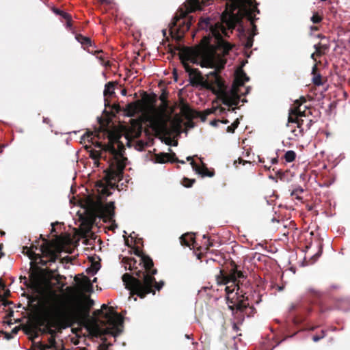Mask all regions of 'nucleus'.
Returning <instances> with one entry per match:
<instances>
[{"label":"nucleus","mask_w":350,"mask_h":350,"mask_svg":"<svg viewBox=\"0 0 350 350\" xmlns=\"http://www.w3.org/2000/svg\"><path fill=\"white\" fill-rule=\"evenodd\" d=\"M140 263H143L146 271L139 270L133 275L126 273L122 276V279L126 288L129 290L131 293L144 298L151 293L154 295V289L160 291L164 285V282H156L154 275L157 273V270L152 268L153 261L148 256H142Z\"/></svg>","instance_id":"obj_1"},{"label":"nucleus","mask_w":350,"mask_h":350,"mask_svg":"<svg viewBox=\"0 0 350 350\" xmlns=\"http://www.w3.org/2000/svg\"><path fill=\"white\" fill-rule=\"evenodd\" d=\"M188 60L202 68H213L214 70L205 76L198 68H191L188 63L183 62L185 71L189 75V84L193 87L201 86L210 88L213 85L221 86V82L217 74L216 61L214 56L206 52H200L196 56H189Z\"/></svg>","instance_id":"obj_2"},{"label":"nucleus","mask_w":350,"mask_h":350,"mask_svg":"<svg viewBox=\"0 0 350 350\" xmlns=\"http://www.w3.org/2000/svg\"><path fill=\"white\" fill-rule=\"evenodd\" d=\"M84 306L79 299H75L70 307H55L50 310V315L65 327H70L80 319L84 312Z\"/></svg>","instance_id":"obj_3"},{"label":"nucleus","mask_w":350,"mask_h":350,"mask_svg":"<svg viewBox=\"0 0 350 350\" xmlns=\"http://www.w3.org/2000/svg\"><path fill=\"white\" fill-rule=\"evenodd\" d=\"M103 317L105 321L103 324L105 327L100 329V333L103 335H111L114 338L118 336L122 332L123 317L113 311L103 314Z\"/></svg>","instance_id":"obj_4"},{"label":"nucleus","mask_w":350,"mask_h":350,"mask_svg":"<svg viewBox=\"0 0 350 350\" xmlns=\"http://www.w3.org/2000/svg\"><path fill=\"white\" fill-rule=\"evenodd\" d=\"M198 27L200 29L208 31L211 36L217 40H220L222 37L219 31L220 30L224 36H227L226 31L222 27H219L217 24H213L210 17L201 18L198 23Z\"/></svg>","instance_id":"obj_5"},{"label":"nucleus","mask_w":350,"mask_h":350,"mask_svg":"<svg viewBox=\"0 0 350 350\" xmlns=\"http://www.w3.org/2000/svg\"><path fill=\"white\" fill-rule=\"evenodd\" d=\"M94 212L100 218H107L112 219L115 215V204L111 201L106 204H102L100 202H96L94 205Z\"/></svg>","instance_id":"obj_6"},{"label":"nucleus","mask_w":350,"mask_h":350,"mask_svg":"<svg viewBox=\"0 0 350 350\" xmlns=\"http://www.w3.org/2000/svg\"><path fill=\"white\" fill-rule=\"evenodd\" d=\"M150 124L154 131L159 133H169L170 129L167 126V120L165 119L163 113H157L151 119Z\"/></svg>","instance_id":"obj_7"},{"label":"nucleus","mask_w":350,"mask_h":350,"mask_svg":"<svg viewBox=\"0 0 350 350\" xmlns=\"http://www.w3.org/2000/svg\"><path fill=\"white\" fill-rule=\"evenodd\" d=\"M186 160L187 161H190V165L192 167L193 171H195L198 174L200 175L202 177H212L214 176L213 172H208V169L206 167V165L202 163V168L200 167L193 160V157L191 156H188L186 157Z\"/></svg>","instance_id":"obj_8"},{"label":"nucleus","mask_w":350,"mask_h":350,"mask_svg":"<svg viewBox=\"0 0 350 350\" xmlns=\"http://www.w3.org/2000/svg\"><path fill=\"white\" fill-rule=\"evenodd\" d=\"M27 250V255L31 260L30 265L32 266L33 263H38L41 266H46L48 264L47 260H44L42 258V256L39 254H36L27 247H25L23 250Z\"/></svg>","instance_id":"obj_9"},{"label":"nucleus","mask_w":350,"mask_h":350,"mask_svg":"<svg viewBox=\"0 0 350 350\" xmlns=\"http://www.w3.org/2000/svg\"><path fill=\"white\" fill-rule=\"evenodd\" d=\"M92 135H93L92 133H90L89 132H86L85 133H84L81 136V142H82L83 140H85V139H87L88 141V142H91L96 148H103V150H105L106 151L107 150L111 151L113 154H115L116 152V150L113 147H112V148L105 147L104 148L100 142H92V139H93Z\"/></svg>","instance_id":"obj_10"},{"label":"nucleus","mask_w":350,"mask_h":350,"mask_svg":"<svg viewBox=\"0 0 350 350\" xmlns=\"http://www.w3.org/2000/svg\"><path fill=\"white\" fill-rule=\"evenodd\" d=\"M228 278L226 283L232 282L236 284L238 279H243L245 278V275L241 271L237 269V266H234L231 269L230 274L228 275Z\"/></svg>","instance_id":"obj_11"},{"label":"nucleus","mask_w":350,"mask_h":350,"mask_svg":"<svg viewBox=\"0 0 350 350\" xmlns=\"http://www.w3.org/2000/svg\"><path fill=\"white\" fill-rule=\"evenodd\" d=\"M33 247H35L36 250L38 249L42 252L43 256L49 257V260L47 261L50 265L56 261L57 256L53 254L51 250L46 249L44 245H41L39 248L37 246H33Z\"/></svg>","instance_id":"obj_12"},{"label":"nucleus","mask_w":350,"mask_h":350,"mask_svg":"<svg viewBox=\"0 0 350 350\" xmlns=\"http://www.w3.org/2000/svg\"><path fill=\"white\" fill-rule=\"evenodd\" d=\"M179 239L181 245L190 247L192 243L195 242V234L187 232L182 234Z\"/></svg>","instance_id":"obj_13"},{"label":"nucleus","mask_w":350,"mask_h":350,"mask_svg":"<svg viewBox=\"0 0 350 350\" xmlns=\"http://www.w3.org/2000/svg\"><path fill=\"white\" fill-rule=\"evenodd\" d=\"M240 101H241V99H240L239 96L238 95L237 93H235L232 96H230L229 98H225L223 100V104L224 105H226L228 107H232V106H236V105H239Z\"/></svg>","instance_id":"obj_14"},{"label":"nucleus","mask_w":350,"mask_h":350,"mask_svg":"<svg viewBox=\"0 0 350 350\" xmlns=\"http://www.w3.org/2000/svg\"><path fill=\"white\" fill-rule=\"evenodd\" d=\"M236 80L237 83L240 84V85H243L245 82L249 81L250 77L243 70H240L237 73Z\"/></svg>","instance_id":"obj_15"},{"label":"nucleus","mask_w":350,"mask_h":350,"mask_svg":"<svg viewBox=\"0 0 350 350\" xmlns=\"http://www.w3.org/2000/svg\"><path fill=\"white\" fill-rule=\"evenodd\" d=\"M114 89H115V85H114L113 82L109 81V82L107 83L105 85V89H104V92H103L104 96H107V95L109 96H113L115 94Z\"/></svg>","instance_id":"obj_16"},{"label":"nucleus","mask_w":350,"mask_h":350,"mask_svg":"<svg viewBox=\"0 0 350 350\" xmlns=\"http://www.w3.org/2000/svg\"><path fill=\"white\" fill-rule=\"evenodd\" d=\"M75 39L77 42L81 43L83 46H91L92 41L89 37L83 36L82 35L78 34L75 36Z\"/></svg>","instance_id":"obj_17"},{"label":"nucleus","mask_w":350,"mask_h":350,"mask_svg":"<svg viewBox=\"0 0 350 350\" xmlns=\"http://www.w3.org/2000/svg\"><path fill=\"white\" fill-rule=\"evenodd\" d=\"M169 157V154L167 153L161 152L159 154L155 155L153 159V161L155 163H165L167 162V158Z\"/></svg>","instance_id":"obj_18"},{"label":"nucleus","mask_w":350,"mask_h":350,"mask_svg":"<svg viewBox=\"0 0 350 350\" xmlns=\"http://www.w3.org/2000/svg\"><path fill=\"white\" fill-rule=\"evenodd\" d=\"M247 298L246 299L239 300L237 303L235 304V308L237 310L243 311L249 306V303L247 302Z\"/></svg>","instance_id":"obj_19"},{"label":"nucleus","mask_w":350,"mask_h":350,"mask_svg":"<svg viewBox=\"0 0 350 350\" xmlns=\"http://www.w3.org/2000/svg\"><path fill=\"white\" fill-rule=\"evenodd\" d=\"M88 152H89V157L93 161H97L98 159H100L103 158L102 152L100 151L91 149V150H88Z\"/></svg>","instance_id":"obj_20"},{"label":"nucleus","mask_w":350,"mask_h":350,"mask_svg":"<svg viewBox=\"0 0 350 350\" xmlns=\"http://www.w3.org/2000/svg\"><path fill=\"white\" fill-rule=\"evenodd\" d=\"M296 158V153L294 150H288L284 154V159L287 163L293 162Z\"/></svg>","instance_id":"obj_21"},{"label":"nucleus","mask_w":350,"mask_h":350,"mask_svg":"<svg viewBox=\"0 0 350 350\" xmlns=\"http://www.w3.org/2000/svg\"><path fill=\"white\" fill-rule=\"evenodd\" d=\"M52 11L54 14H57V15H59V16H61L62 18H70V14H68L67 12L60 10V9H58V8H56L55 7H53L52 8Z\"/></svg>","instance_id":"obj_22"},{"label":"nucleus","mask_w":350,"mask_h":350,"mask_svg":"<svg viewBox=\"0 0 350 350\" xmlns=\"http://www.w3.org/2000/svg\"><path fill=\"white\" fill-rule=\"evenodd\" d=\"M239 124V120L237 118L236 119L234 122L230 125L228 126L226 129V131L228 133H233L235 131V129L238 127Z\"/></svg>","instance_id":"obj_23"},{"label":"nucleus","mask_w":350,"mask_h":350,"mask_svg":"<svg viewBox=\"0 0 350 350\" xmlns=\"http://www.w3.org/2000/svg\"><path fill=\"white\" fill-rule=\"evenodd\" d=\"M312 83L317 86L322 85V79H321V74H319V73H318L317 75L314 74V77H312Z\"/></svg>","instance_id":"obj_24"},{"label":"nucleus","mask_w":350,"mask_h":350,"mask_svg":"<svg viewBox=\"0 0 350 350\" xmlns=\"http://www.w3.org/2000/svg\"><path fill=\"white\" fill-rule=\"evenodd\" d=\"M195 183V179H189L188 178H183V185L185 187H192L193 184Z\"/></svg>","instance_id":"obj_25"},{"label":"nucleus","mask_w":350,"mask_h":350,"mask_svg":"<svg viewBox=\"0 0 350 350\" xmlns=\"http://www.w3.org/2000/svg\"><path fill=\"white\" fill-rule=\"evenodd\" d=\"M137 262V260L134 258H130L129 260V262L127 263V265L125 266V269H129V270H131L133 269V267L135 265Z\"/></svg>","instance_id":"obj_26"},{"label":"nucleus","mask_w":350,"mask_h":350,"mask_svg":"<svg viewBox=\"0 0 350 350\" xmlns=\"http://www.w3.org/2000/svg\"><path fill=\"white\" fill-rule=\"evenodd\" d=\"M310 20L313 23L317 24L321 21L322 18L320 16L314 14L313 16L310 18Z\"/></svg>","instance_id":"obj_27"},{"label":"nucleus","mask_w":350,"mask_h":350,"mask_svg":"<svg viewBox=\"0 0 350 350\" xmlns=\"http://www.w3.org/2000/svg\"><path fill=\"white\" fill-rule=\"evenodd\" d=\"M321 332H322L321 336L315 335L312 337V340L314 342H317L325 336V331L322 330Z\"/></svg>","instance_id":"obj_28"},{"label":"nucleus","mask_w":350,"mask_h":350,"mask_svg":"<svg viewBox=\"0 0 350 350\" xmlns=\"http://www.w3.org/2000/svg\"><path fill=\"white\" fill-rule=\"evenodd\" d=\"M99 269H100V266L96 264L94 265V267L92 269H91L90 270H89L88 269L87 271L88 273H90L92 275H95L98 272Z\"/></svg>","instance_id":"obj_29"},{"label":"nucleus","mask_w":350,"mask_h":350,"mask_svg":"<svg viewBox=\"0 0 350 350\" xmlns=\"http://www.w3.org/2000/svg\"><path fill=\"white\" fill-rule=\"evenodd\" d=\"M145 146V143H144L143 142H139L136 144L135 148L138 151H142L144 149Z\"/></svg>","instance_id":"obj_30"},{"label":"nucleus","mask_w":350,"mask_h":350,"mask_svg":"<svg viewBox=\"0 0 350 350\" xmlns=\"http://www.w3.org/2000/svg\"><path fill=\"white\" fill-rule=\"evenodd\" d=\"M172 154H173V157H174V160H170V163H182V164L185 163V161L178 159L176 157V155L174 152H172Z\"/></svg>","instance_id":"obj_31"},{"label":"nucleus","mask_w":350,"mask_h":350,"mask_svg":"<svg viewBox=\"0 0 350 350\" xmlns=\"http://www.w3.org/2000/svg\"><path fill=\"white\" fill-rule=\"evenodd\" d=\"M322 250V246H321L319 250L311 257V258L314 260V262L321 255Z\"/></svg>","instance_id":"obj_32"},{"label":"nucleus","mask_w":350,"mask_h":350,"mask_svg":"<svg viewBox=\"0 0 350 350\" xmlns=\"http://www.w3.org/2000/svg\"><path fill=\"white\" fill-rule=\"evenodd\" d=\"M298 109H299V108H297V109L290 108L289 111H288V116H291L292 115L297 116Z\"/></svg>","instance_id":"obj_33"},{"label":"nucleus","mask_w":350,"mask_h":350,"mask_svg":"<svg viewBox=\"0 0 350 350\" xmlns=\"http://www.w3.org/2000/svg\"><path fill=\"white\" fill-rule=\"evenodd\" d=\"M298 118L296 116V118H292V116H288V122L286 124V126H288L289 123H297Z\"/></svg>","instance_id":"obj_34"},{"label":"nucleus","mask_w":350,"mask_h":350,"mask_svg":"<svg viewBox=\"0 0 350 350\" xmlns=\"http://www.w3.org/2000/svg\"><path fill=\"white\" fill-rule=\"evenodd\" d=\"M253 45V39L251 38H248L247 39V41L245 44V47L247 48V49H250L252 46Z\"/></svg>","instance_id":"obj_35"},{"label":"nucleus","mask_w":350,"mask_h":350,"mask_svg":"<svg viewBox=\"0 0 350 350\" xmlns=\"http://www.w3.org/2000/svg\"><path fill=\"white\" fill-rule=\"evenodd\" d=\"M228 308L229 309L233 310V308H234V306H235V303L232 301V300H229L228 299Z\"/></svg>","instance_id":"obj_36"},{"label":"nucleus","mask_w":350,"mask_h":350,"mask_svg":"<svg viewBox=\"0 0 350 350\" xmlns=\"http://www.w3.org/2000/svg\"><path fill=\"white\" fill-rule=\"evenodd\" d=\"M306 115V112L305 111H301L299 110V109H298L297 111V117L299 118V117H305Z\"/></svg>","instance_id":"obj_37"},{"label":"nucleus","mask_w":350,"mask_h":350,"mask_svg":"<svg viewBox=\"0 0 350 350\" xmlns=\"http://www.w3.org/2000/svg\"><path fill=\"white\" fill-rule=\"evenodd\" d=\"M11 304H12V301H8V300H6V299H3V302H2V305L3 306H10Z\"/></svg>","instance_id":"obj_38"},{"label":"nucleus","mask_w":350,"mask_h":350,"mask_svg":"<svg viewBox=\"0 0 350 350\" xmlns=\"http://www.w3.org/2000/svg\"><path fill=\"white\" fill-rule=\"evenodd\" d=\"M67 21H66V27L68 28H70L72 27V23H71V16H70V18H65Z\"/></svg>","instance_id":"obj_39"},{"label":"nucleus","mask_w":350,"mask_h":350,"mask_svg":"<svg viewBox=\"0 0 350 350\" xmlns=\"http://www.w3.org/2000/svg\"><path fill=\"white\" fill-rule=\"evenodd\" d=\"M297 191H299L300 193H302L304 191V189L302 188H299V189H295L293 190L292 192H291V196H295V193L297 192Z\"/></svg>","instance_id":"obj_40"},{"label":"nucleus","mask_w":350,"mask_h":350,"mask_svg":"<svg viewBox=\"0 0 350 350\" xmlns=\"http://www.w3.org/2000/svg\"><path fill=\"white\" fill-rule=\"evenodd\" d=\"M303 123H304V120H301V119H299V118H298V119H297V123H296V124H297V128H301V126H302V124H303Z\"/></svg>","instance_id":"obj_41"},{"label":"nucleus","mask_w":350,"mask_h":350,"mask_svg":"<svg viewBox=\"0 0 350 350\" xmlns=\"http://www.w3.org/2000/svg\"><path fill=\"white\" fill-rule=\"evenodd\" d=\"M169 150L171 152L170 154H169V157L167 158V162L169 161L170 160H174V157H173V154H172V151L170 148H169Z\"/></svg>","instance_id":"obj_42"},{"label":"nucleus","mask_w":350,"mask_h":350,"mask_svg":"<svg viewBox=\"0 0 350 350\" xmlns=\"http://www.w3.org/2000/svg\"><path fill=\"white\" fill-rule=\"evenodd\" d=\"M314 123L313 120H310L308 121V122L307 123V125H306V127H307V129L309 130L310 129L312 124Z\"/></svg>","instance_id":"obj_43"},{"label":"nucleus","mask_w":350,"mask_h":350,"mask_svg":"<svg viewBox=\"0 0 350 350\" xmlns=\"http://www.w3.org/2000/svg\"><path fill=\"white\" fill-rule=\"evenodd\" d=\"M5 288V283L1 278H0V288L4 289Z\"/></svg>","instance_id":"obj_44"},{"label":"nucleus","mask_w":350,"mask_h":350,"mask_svg":"<svg viewBox=\"0 0 350 350\" xmlns=\"http://www.w3.org/2000/svg\"><path fill=\"white\" fill-rule=\"evenodd\" d=\"M218 122H219L218 120H214L211 121L210 124L213 126H217Z\"/></svg>","instance_id":"obj_45"},{"label":"nucleus","mask_w":350,"mask_h":350,"mask_svg":"<svg viewBox=\"0 0 350 350\" xmlns=\"http://www.w3.org/2000/svg\"><path fill=\"white\" fill-rule=\"evenodd\" d=\"M277 175L280 176V179H282V177L284 176V173L282 172L281 170H278L277 172Z\"/></svg>","instance_id":"obj_46"},{"label":"nucleus","mask_w":350,"mask_h":350,"mask_svg":"<svg viewBox=\"0 0 350 350\" xmlns=\"http://www.w3.org/2000/svg\"><path fill=\"white\" fill-rule=\"evenodd\" d=\"M18 328L17 327H14L11 332L12 335L13 336V334H16L18 333Z\"/></svg>","instance_id":"obj_47"},{"label":"nucleus","mask_w":350,"mask_h":350,"mask_svg":"<svg viewBox=\"0 0 350 350\" xmlns=\"http://www.w3.org/2000/svg\"><path fill=\"white\" fill-rule=\"evenodd\" d=\"M251 88L250 86L246 88L245 92L243 94V96H246L250 92Z\"/></svg>","instance_id":"obj_48"},{"label":"nucleus","mask_w":350,"mask_h":350,"mask_svg":"<svg viewBox=\"0 0 350 350\" xmlns=\"http://www.w3.org/2000/svg\"><path fill=\"white\" fill-rule=\"evenodd\" d=\"M3 245L0 243V258L4 256V253L2 252Z\"/></svg>","instance_id":"obj_49"},{"label":"nucleus","mask_w":350,"mask_h":350,"mask_svg":"<svg viewBox=\"0 0 350 350\" xmlns=\"http://www.w3.org/2000/svg\"><path fill=\"white\" fill-rule=\"evenodd\" d=\"M278 162V160L276 157L271 159V164H273V165L276 164Z\"/></svg>","instance_id":"obj_50"},{"label":"nucleus","mask_w":350,"mask_h":350,"mask_svg":"<svg viewBox=\"0 0 350 350\" xmlns=\"http://www.w3.org/2000/svg\"><path fill=\"white\" fill-rule=\"evenodd\" d=\"M297 308L296 304H292L291 306L289 308L290 310H295Z\"/></svg>","instance_id":"obj_51"},{"label":"nucleus","mask_w":350,"mask_h":350,"mask_svg":"<svg viewBox=\"0 0 350 350\" xmlns=\"http://www.w3.org/2000/svg\"><path fill=\"white\" fill-rule=\"evenodd\" d=\"M42 122L44 124H49L50 120L48 118H43Z\"/></svg>","instance_id":"obj_52"},{"label":"nucleus","mask_w":350,"mask_h":350,"mask_svg":"<svg viewBox=\"0 0 350 350\" xmlns=\"http://www.w3.org/2000/svg\"><path fill=\"white\" fill-rule=\"evenodd\" d=\"M299 134L303 136L304 135V130L302 127L298 128Z\"/></svg>","instance_id":"obj_53"},{"label":"nucleus","mask_w":350,"mask_h":350,"mask_svg":"<svg viewBox=\"0 0 350 350\" xmlns=\"http://www.w3.org/2000/svg\"><path fill=\"white\" fill-rule=\"evenodd\" d=\"M295 103L298 106L300 107L302 105V103L298 99L295 100Z\"/></svg>","instance_id":"obj_54"},{"label":"nucleus","mask_w":350,"mask_h":350,"mask_svg":"<svg viewBox=\"0 0 350 350\" xmlns=\"http://www.w3.org/2000/svg\"><path fill=\"white\" fill-rule=\"evenodd\" d=\"M100 159H98L97 161H94V165L96 166V167H99L100 165V161H99Z\"/></svg>","instance_id":"obj_55"},{"label":"nucleus","mask_w":350,"mask_h":350,"mask_svg":"<svg viewBox=\"0 0 350 350\" xmlns=\"http://www.w3.org/2000/svg\"><path fill=\"white\" fill-rule=\"evenodd\" d=\"M49 342L53 345H55V339L53 338H50Z\"/></svg>","instance_id":"obj_56"},{"label":"nucleus","mask_w":350,"mask_h":350,"mask_svg":"<svg viewBox=\"0 0 350 350\" xmlns=\"http://www.w3.org/2000/svg\"><path fill=\"white\" fill-rule=\"evenodd\" d=\"M299 100L302 103V104L306 102V99L304 96H301Z\"/></svg>","instance_id":"obj_57"},{"label":"nucleus","mask_w":350,"mask_h":350,"mask_svg":"<svg viewBox=\"0 0 350 350\" xmlns=\"http://www.w3.org/2000/svg\"><path fill=\"white\" fill-rule=\"evenodd\" d=\"M122 173V169L118 170V171L116 172V176L118 177L120 175H121Z\"/></svg>","instance_id":"obj_58"},{"label":"nucleus","mask_w":350,"mask_h":350,"mask_svg":"<svg viewBox=\"0 0 350 350\" xmlns=\"http://www.w3.org/2000/svg\"><path fill=\"white\" fill-rule=\"evenodd\" d=\"M121 94L122 96H126V89H123L121 90Z\"/></svg>","instance_id":"obj_59"},{"label":"nucleus","mask_w":350,"mask_h":350,"mask_svg":"<svg viewBox=\"0 0 350 350\" xmlns=\"http://www.w3.org/2000/svg\"><path fill=\"white\" fill-rule=\"evenodd\" d=\"M40 348L43 347L42 350H44L45 349H49V347L48 345H43L42 344H40Z\"/></svg>","instance_id":"obj_60"},{"label":"nucleus","mask_w":350,"mask_h":350,"mask_svg":"<svg viewBox=\"0 0 350 350\" xmlns=\"http://www.w3.org/2000/svg\"><path fill=\"white\" fill-rule=\"evenodd\" d=\"M174 80H175L176 81H177V80H178V75H177V74L176 73V70H174Z\"/></svg>","instance_id":"obj_61"},{"label":"nucleus","mask_w":350,"mask_h":350,"mask_svg":"<svg viewBox=\"0 0 350 350\" xmlns=\"http://www.w3.org/2000/svg\"><path fill=\"white\" fill-rule=\"evenodd\" d=\"M221 122L224 124H227L229 123V121L227 119H224V120H221Z\"/></svg>","instance_id":"obj_62"},{"label":"nucleus","mask_w":350,"mask_h":350,"mask_svg":"<svg viewBox=\"0 0 350 350\" xmlns=\"http://www.w3.org/2000/svg\"><path fill=\"white\" fill-rule=\"evenodd\" d=\"M14 311L12 310H10L8 314V317H12L13 316Z\"/></svg>","instance_id":"obj_63"},{"label":"nucleus","mask_w":350,"mask_h":350,"mask_svg":"<svg viewBox=\"0 0 350 350\" xmlns=\"http://www.w3.org/2000/svg\"><path fill=\"white\" fill-rule=\"evenodd\" d=\"M316 69H317V66L314 65L313 67H312V74L314 73Z\"/></svg>","instance_id":"obj_64"}]
</instances>
